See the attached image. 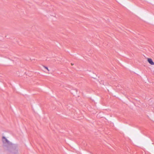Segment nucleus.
I'll return each mask as SVG.
<instances>
[{
    "label": "nucleus",
    "instance_id": "1",
    "mask_svg": "<svg viewBox=\"0 0 154 154\" xmlns=\"http://www.w3.org/2000/svg\"><path fill=\"white\" fill-rule=\"evenodd\" d=\"M2 140L3 144H12V142L9 140L4 136L2 137Z\"/></svg>",
    "mask_w": 154,
    "mask_h": 154
},
{
    "label": "nucleus",
    "instance_id": "2",
    "mask_svg": "<svg viewBox=\"0 0 154 154\" xmlns=\"http://www.w3.org/2000/svg\"><path fill=\"white\" fill-rule=\"evenodd\" d=\"M147 61L148 63L151 65H154V63L151 58H148Z\"/></svg>",
    "mask_w": 154,
    "mask_h": 154
},
{
    "label": "nucleus",
    "instance_id": "3",
    "mask_svg": "<svg viewBox=\"0 0 154 154\" xmlns=\"http://www.w3.org/2000/svg\"><path fill=\"white\" fill-rule=\"evenodd\" d=\"M45 68L48 71H49V70L48 69V68L47 67L44 66Z\"/></svg>",
    "mask_w": 154,
    "mask_h": 154
},
{
    "label": "nucleus",
    "instance_id": "4",
    "mask_svg": "<svg viewBox=\"0 0 154 154\" xmlns=\"http://www.w3.org/2000/svg\"><path fill=\"white\" fill-rule=\"evenodd\" d=\"M71 65L72 66L74 65V64L73 63H71Z\"/></svg>",
    "mask_w": 154,
    "mask_h": 154
}]
</instances>
